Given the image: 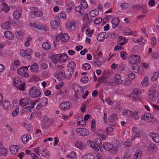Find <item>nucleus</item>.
I'll return each mask as SVG.
<instances>
[{"instance_id": "nucleus-1", "label": "nucleus", "mask_w": 159, "mask_h": 159, "mask_svg": "<svg viewBox=\"0 0 159 159\" xmlns=\"http://www.w3.org/2000/svg\"><path fill=\"white\" fill-rule=\"evenodd\" d=\"M67 57L68 56L65 53H63L61 55L58 54L52 56L51 59L54 64H56L59 62L63 63Z\"/></svg>"}, {"instance_id": "nucleus-2", "label": "nucleus", "mask_w": 159, "mask_h": 159, "mask_svg": "<svg viewBox=\"0 0 159 159\" xmlns=\"http://www.w3.org/2000/svg\"><path fill=\"white\" fill-rule=\"evenodd\" d=\"M54 76L59 80H63L66 78L64 71L61 69H57Z\"/></svg>"}, {"instance_id": "nucleus-3", "label": "nucleus", "mask_w": 159, "mask_h": 159, "mask_svg": "<svg viewBox=\"0 0 159 159\" xmlns=\"http://www.w3.org/2000/svg\"><path fill=\"white\" fill-rule=\"evenodd\" d=\"M30 96L33 98H36L41 94L40 90L36 87H32L29 91Z\"/></svg>"}, {"instance_id": "nucleus-4", "label": "nucleus", "mask_w": 159, "mask_h": 159, "mask_svg": "<svg viewBox=\"0 0 159 159\" xmlns=\"http://www.w3.org/2000/svg\"><path fill=\"white\" fill-rule=\"evenodd\" d=\"M129 62L131 64H136L140 62V56L137 55L132 54L129 56Z\"/></svg>"}, {"instance_id": "nucleus-5", "label": "nucleus", "mask_w": 159, "mask_h": 159, "mask_svg": "<svg viewBox=\"0 0 159 159\" xmlns=\"http://www.w3.org/2000/svg\"><path fill=\"white\" fill-rule=\"evenodd\" d=\"M76 132L77 134L80 136H86L89 134V133L88 130L84 128H78L76 129Z\"/></svg>"}, {"instance_id": "nucleus-6", "label": "nucleus", "mask_w": 159, "mask_h": 159, "mask_svg": "<svg viewBox=\"0 0 159 159\" xmlns=\"http://www.w3.org/2000/svg\"><path fill=\"white\" fill-rule=\"evenodd\" d=\"M132 130L133 132L135 134L134 136L131 139L132 140H134L136 137H140L141 136V134L142 133V131L139 128L137 127H134L132 129Z\"/></svg>"}, {"instance_id": "nucleus-7", "label": "nucleus", "mask_w": 159, "mask_h": 159, "mask_svg": "<svg viewBox=\"0 0 159 159\" xmlns=\"http://www.w3.org/2000/svg\"><path fill=\"white\" fill-rule=\"evenodd\" d=\"M72 106V105L69 101L63 102L61 103L59 108L63 110H69Z\"/></svg>"}, {"instance_id": "nucleus-8", "label": "nucleus", "mask_w": 159, "mask_h": 159, "mask_svg": "<svg viewBox=\"0 0 159 159\" xmlns=\"http://www.w3.org/2000/svg\"><path fill=\"white\" fill-rule=\"evenodd\" d=\"M31 100L27 98L20 99L19 101L20 105L22 107H25L27 105L31 104Z\"/></svg>"}, {"instance_id": "nucleus-9", "label": "nucleus", "mask_w": 159, "mask_h": 159, "mask_svg": "<svg viewBox=\"0 0 159 159\" xmlns=\"http://www.w3.org/2000/svg\"><path fill=\"white\" fill-rule=\"evenodd\" d=\"M103 83H104L105 85H114L115 84L114 80L106 75H104V79L103 80Z\"/></svg>"}, {"instance_id": "nucleus-10", "label": "nucleus", "mask_w": 159, "mask_h": 159, "mask_svg": "<svg viewBox=\"0 0 159 159\" xmlns=\"http://www.w3.org/2000/svg\"><path fill=\"white\" fill-rule=\"evenodd\" d=\"M57 39H59L61 41L66 42L69 39V36L67 34H59L56 38V40Z\"/></svg>"}, {"instance_id": "nucleus-11", "label": "nucleus", "mask_w": 159, "mask_h": 159, "mask_svg": "<svg viewBox=\"0 0 159 159\" xmlns=\"http://www.w3.org/2000/svg\"><path fill=\"white\" fill-rule=\"evenodd\" d=\"M152 116L149 113H146L143 115L142 116L141 120H145L147 122H149L152 120Z\"/></svg>"}, {"instance_id": "nucleus-12", "label": "nucleus", "mask_w": 159, "mask_h": 159, "mask_svg": "<svg viewBox=\"0 0 159 159\" xmlns=\"http://www.w3.org/2000/svg\"><path fill=\"white\" fill-rule=\"evenodd\" d=\"M104 149L107 151L112 150L113 149V145L111 143L106 142L103 144Z\"/></svg>"}, {"instance_id": "nucleus-13", "label": "nucleus", "mask_w": 159, "mask_h": 159, "mask_svg": "<svg viewBox=\"0 0 159 159\" xmlns=\"http://www.w3.org/2000/svg\"><path fill=\"white\" fill-rule=\"evenodd\" d=\"M4 35L7 39L10 40L13 39L14 38L13 34L10 31L8 30L4 32Z\"/></svg>"}, {"instance_id": "nucleus-14", "label": "nucleus", "mask_w": 159, "mask_h": 159, "mask_svg": "<svg viewBox=\"0 0 159 159\" xmlns=\"http://www.w3.org/2000/svg\"><path fill=\"white\" fill-rule=\"evenodd\" d=\"M37 101L36 100L34 101L31 103V106H28L24 108V111H25L26 112L28 111L31 112V109L34 108L35 105L37 102Z\"/></svg>"}, {"instance_id": "nucleus-15", "label": "nucleus", "mask_w": 159, "mask_h": 159, "mask_svg": "<svg viewBox=\"0 0 159 159\" xmlns=\"http://www.w3.org/2000/svg\"><path fill=\"white\" fill-rule=\"evenodd\" d=\"M66 28L71 30H74L75 28V23L74 22H70L66 24Z\"/></svg>"}, {"instance_id": "nucleus-16", "label": "nucleus", "mask_w": 159, "mask_h": 159, "mask_svg": "<svg viewBox=\"0 0 159 159\" xmlns=\"http://www.w3.org/2000/svg\"><path fill=\"white\" fill-rule=\"evenodd\" d=\"M119 19L117 17L115 18L112 20L111 23L112 24V27L113 29H115L119 23Z\"/></svg>"}, {"instance_id": "nucleus-17", "label": "nucleus", "mask_w": 159, "mask_h": 159, "mask_svg": "<svg viewBox=\"0 0 159 159\" xmlns=\"http://www.w3.org/2000/svg\"><path fill=\"white\" fill-rule=\"evenodd\" d=\"M150 136L152 137L153 141L156 143L159 142V135L157 134L150 133Z\"/></svg>"}, {"instance_id": "nucleus-18", "label": "nucleus", "mask_w": 159, "mask_h": 159, "mask_svg": "<svg viewBox=\"0 0 159 159\" xmlns=\"http://www.w3.org/2000/svg\"><path fill=\"white\" fill-rule=\"evenodd\" d=\"M117 119V116L115 113L111 114L109 118V121L111 123H113L116 121Z\"/></svg>"}, {"instance_id": "nucleus-19", "label": "nucleus", "mask_w": 159, "mask_h": 159, "mask_svg": "<svg viewBox=\"0 0 159 159\" xmlns=\"http://www.w3.org/2000/svg\"><path fill=\"white\" fill-rule=\"evenodd\" d=\"M13 83L16 87L18 86L20 84H21L20 80L17 77H15L13 80Z\"/></svg>"}, {"instance_id": "nucleus-20", "label": "nucleus", "mask_w": 159, "mask_h": 159, "mask_svg": "<svg viewBox=\"0 0 159 159\" xmlns=\"http://www.w3.org/2000/svg\"><path fill=\"white\" fill-rule=\"evenodd\" d=\"M19 147L18 145H12L10 148V151L13 154H16L18 152Z\"/></svg>"}, {"instance_id": "nucleus-21", "label": "nucleus", "mask_w": 159, "mask_h": 159, "mask_svg": "<svg viewBox=\"0 0 159 159\" xmlns=\"http://www.w3.org/2000/svg\"><path fill=\"white\" fill-rule=\"evenodd\" d=\"M2 143H0V156H5L7 153V150L4 148H2Z\"/></svg>"}, {"instance_id": "nucleus-22", "label": "nucleus", "mask_w": 159, "mask_h": 159, "mask_svg": "<svg viewBox=\"0 0 159 159\" xmlns=\"http://www.w3.org/2000/svg\"><path fill=\"white\" fill-rule=\"evenodd\" d=\"M11 27V22L7 21L2 24V28L3 29H9Z\"/></svg>"}, {"instance_id": "nucleus-23", "label": "nucleus", "mask_w": 159, "mask_h": 159, "mask_svg": "<svg viewBox=\"0 0 159 159\" xmlns=\"http://www.w3.org/2000/svg\"><path fill=\"white\" fill-rule=\"evenodd\" d=\"M1 8L5 12H7L10 9V8L4 2H2V3Z\"/></svg>"}, {"instance_id": "nucleus-24", "label": "nucleus", "mask_w": 159, "mask_h": 159, "mask_svg": "<svg viewBox=\"0 0 159 159\" xmlns=\"http://www.w3.org/2000/svg\"><path fill=\"white\" fill-rule=\"evenodd\" d=\"M59 24L58 22L55 20L52 21L51 22V26L54 29H57L58 28Z\"/></svg>"}, {"instance_id": "nucleus-25", "label": "nucleus", "mask_w": 159, "mask_h": 159, "mask_svg": "<svg viewBox=\"0 0 159 159\" xmlns=\"http://www.w3.org/2000/svg\"><path fill=\"white\" fill-rule=\"evenodd\" d=\"M74 71L71 69H67V71L66 74V78L69 80L71 78L72 75L73 74Z\"/></svg>"}, {"instance_id": "nucleus-26", "label": "nucleus", "mask_w": 159, "mask_h": 159, "mask_svg": "<svg viewBox=\"0 0 159 159\" xmlns=\"http://www.w3.org/2000/svg\"><path fill=\"white\" fill-rule=\"evenodd\" d=\"M38 65L36 63L33 64L30 66V70L31 71L33 72H38Z\"/></svg>"}, {"instance_id": "nucleus-27", "label": "nucleus", "mask_w": 159, "mask_h": 159, "mask_svg": "<svg viewBox=\"0 0 159 159\" xmlns=\"http://www.w3.org/2000/svg\"><path fill=\"white\" fill-rule=\"evenodd\" d=\"M131 115V116L132 117V118L135 120L138 119L139 117V112L135 111L133 113L132 111Z\"/></svg>"}, {"instance_id": "nucleus-28", "label": "nucleus", "mask_w": 159, "mask_h": 159, "mask_svg": "<svg viewBox=\"0 0 159 159\" xmlns=\"http://www.w3.org/2000/svg\"><path fill=\"white\" fill-rule=\"evenodd\" d=\"M43 120L47 123L46 125L48 126H50L52 124V120H49L48 118L46 116L43 117Z\"/></svg>"}, {"instance_id": "nucleus-29", "label": "nucleus", "mask_w": 159, "mask_h": 159, "mask_svg": "<svg viewBox=\"0 0 159 159\" xmlns=\"http://www.w3.org/2000/svg\"><path fill=\"white\" fill-rule=\"evenodd\" d=\"M31 25L34 27L37 28L39 30H43L44 29L43 26L40 24H36L35 23H34L31 24Z\"/></svg>"}, {"instance_id": "nucleus-30", "label": "nucleus", "mask_w": 159, "mask_h": 159, "mask_svg": "<svg viewBox=\"0 0 159 159\" xmlns=\"http://www.w3.org/2000/svg\"><path fill=\"white\" fill-rule=\"evenodd\" d=\"M3 107L4 108L7 109L10 107L11 105L10 102L7 100H5L3 102H2Z\"/></svg>"}, {"instance_id": "nucleus-31", "label": "nucleus", "mask_w": 159, "mask_h": 159, "mask_svg": "<svg viewBox=\"0 0 159 159\" xmlns=\"http://www.w3.org/2000/svg\"><path fill=\"white\" fill-rule=\"evenodd\" d=\"M95 141L96 144L98 145L101 149V147L102 146V141L101 139L100 138H97L95 139Z\"/></svg>"}, {"instance_id": "nucleus-32", "label": "nucleus", "mask_w": 159, "mask_h": 159, "mask_svg": "<svg viewBox=\"0 0 159 159\" xmlns=\"http://www.w3.org/2000/svg\"><path fill=\"white\" fill-rule=\"evenodd\" d=\"M74 6V3L73 2H71L69 3L67 5V9L66 11L69 13L70 11L72 9V7Z\"/></svg>"}, {"instance_id": "nucleus-33", "label": "nucleus", "mask_w": 159, "mask_h": 159, "mask_svg": "<svg viewBox=\"0 0 159 159\" xmlns=\"http://www.w3.org/2000/svg\"><path fill=\"white\" fill-rule=\"evenodd\" d=\"M67 157L69 158L70 159H76V154L75 152H72L69 154L66 155Z\"/></svg>"}, {"instance_id": "nucleus-34", "label": "nucleus", "mask_w": 159, "mask_h": 159, "mask_svg": "<svg viewBox=\"0 0 159 159\" xmlns=\"http://www.w3.org/2000/svg\"><path fill=\"white\" fill-rule=\"evenodd\" d=\"M83 159H94V157L92 153H89L84 155L82 157Z\"/></svg>"}, {"instance_id": "nucleus-35", "label": "nucleus", "mask_w": 159, "mask_h": 159, "mask_svg": "<svg viewBox=\"0 0 159 159\" xmlns=\"http://www.w3.org/2000/svg\"><path fill=\"white\" fill-rule=\"evenodd\" d=\"M99 11L98 10H91L89 13L91 17H95L98 15Z\"/></svg>"}, {"instance_id": "nucleus-36", "label": "nucleus", "mask_w": 159, "mask_h": 159, "mask_svg": "<svg viewBox=\"0 0 159 159\" xmlns=\"http://www.w3.org/2000/svg\"><path fill=\"white\" fill-rule=\"evenodd\" d=\"M132 111L128 110H125L122 112V114L125 116H131Z\"/></svg>"}, {"instance_id": "nucleus-37", "label": "nucleus", "mask_w": 159, "mask_h": 159, "mask_svg": "<svg viewBox=\"0 0 159 159\" xmlns=\"http://www.w3.org/2000/svg\"><path fill=\"white\" fill-rule=\"evenodd\" d=\"M75 145L80 150H82L84 148V146L80 141L76 142Z\"/></svg>"}, {"instance_id": "nucleus-38", "label": "nucleus", "mask_w": 159, "mask_h": 159, "mask_svg": "<svg viewBox=\"0 0 159 159\" xmlns=\"http://www.w3.org/2000/svg\"><path fill=\"white\" fill-rule=\"evenodd\" d=\"M142 153V152L141 150H138L133 156L134 159H136L138 157H140Z\"/></svg>"}, {"instance_id": "nucleus-39", "label": "nucleus", "mask_w": 159, "mask_h": 159, "mask_svg": "<svg viewBox=\"0 0 159 159\" xmlns=\"http://www.w3.org/2000/svg\"><path fill=\"white\" fill-rule=\"evenodd\" d=\"M42 47L44 49H49L51 48V45L49 43L45 42L43 44Z\"/></svg>"}, {"instance_id": "nucleus-40", "label": "nucleus", "mask_w": 159, "mask_h": 159, "mask_svg": "<svg viewBox=\"0 0 159 159\" xmlns=\"http://www.w3.org/2000/svg\"><path fill=\"white\" fill-rule=\"evenodd\" d=\"M76 66V63L73 62V61H71L67 65L68 66V69H71L73 70H74V68L75 66Z\"/></svg>"}, {"instance_id": "nucleus-41", "label": "nucleus", "mask_w": 159, "mask_h": 159, "mask_svg": "<svg viewBox=\"0 0 159 159\" xmlns=\"http://www.w3.org/2000/svg\"><path fill=\"white\" fill-rule=\"evenodd\" d=\"M103 36L102 34V32L99 34L97 36V40L99 42L103 41L104 39H103Z\"/></svg>"}, {"instance_id": "nucleus-42", "label": "nucleus", "mask_w": 159, "mask_h": 159, "mask_svg": "<svg viewBox=\"0 0 159 159\" xmlns=\"http://www.w3.org/2000/svg\"><path fill=\"white\" fill-rule=\"evenodd\" d=\"M159 75V73L157 72H155L153 74V76L151 78V80L152 81H154L157 80V79L158 78V76Z\"/></svg>"}, {"instance_id": "nucleus-43", "label": "nucleus", "mask_w": 159, "mask_h": 159, "mask_svg": "<svg viewBox=\"0 0 159 159\" xmlns=\"http://www.w3.org/2000/svg\"><path fill=\"white\" fill-rule=\"evenodd\" d=\"M148 77H145L144 78V79L141 83L142 84L143 86H146L148 84Z\"/></svg>"}, {"instance_id": "nucleus-44", "label": "nucleus", "mask_w": 159, "mask_h": 159, "mask_svg": "<svg viewBox=\"0 0 159 159\" xmlns=\"http://www.w3.org/2000/svg\"><path fill=\"white\" fill-rule=\"evenodd\" d=\"M92 64L94 67L100 66L101 65V62L99 60H96L92 62Z\"/></svg>"}, {"instance_id": "nucleus-45", "label": "nucleus", "mask_w": 159, "mask_h": 159, "mask_svg": "<svg viewBox=\"0 0 159 159\" xmlns=\"http://www.w3.org/2000/svg\"><path fill=\"white\" fill-rule=\"evenodd\" d=\"M133 71L135 73H138L139 70V67L138 65L135 64L132 67Z\"/></svg>"}, {"instance_id": "nucleus-46", "label": "nucleus", "mask_w": 159, "mask_h": 159, "mask_svg": "<svg viewBox=\"0 0 159 159\" xmlns=\"http://www.w3.org/2000/svg\"><path fill=\"white\" fill-rule=\"evenodd\" d=\"M13 15L14 19H18L21 17L20 13L17 11H14Z\"/></svg>"}, {"instance_id": "nucleus-47", "label": "nucleus", "mask_w": 159, "mask_h": 159, "mask_svg": "<svg viewBox=\"0 0 159 159\" xmlns=\"http://www.w3.org/2000/svg\"><path fill=\"white\" fill-rule=\"evenodd\" d=\"M80 5L82 7L85 9L86 8L88 7V5L86 1L84 0H82L81 1Z\"/></svg>"}, {"instance_id": "nucleus-48", "label": "nucleus", "mask_w": 159, "mask_h": 159, "mask_svg": "<svg viewBox=\"0 0 159 159\" xmlns=\"http://www.w3.org/2000/svg\"><path fill=\"white\" fill-rule=\"evenodd\" d=\"M127 54L126 52L121 51L120 52V57L123 60H125L127 57Z\"/></svg>"}, {"instance_id": "nucleus-49", "label": "nucleus", "mask_w": 159, "mask_h": 159, "mask_svg": "<svg viewBox=\"0 0 159 159\" xmlns=\"http://www.w3.org/2000/svg\"><path fill=\"white\" fill-rule=\"evenodd\" d=\"M83 67L85 69L88 70H89L91 67L90 65L88 63H85L83 64Z\"/></svg>"}, {"instance_id": "nucleus-50", "label": "nucleus", "mask_w": 159, "mask_h": 159, "mask_svg": "<svg viewBox=\"0 0 159 159\" xmlns=\"http://www.w3.org/2000/svg\"><path fill=\"white\" fill-rule=\"evenodd\" d=\"M148 93H154L155 94H157V91L155 89L154 87L153 86L150 87Z\"/></svg>"}, {"instance_id": "nucleus-51", "label": "nucleus", "mask_w": 159, "mask_h": 159, "mask_svg": "<svg viewBox=\"0 0 159 159\" xmlns=\"http://www.w3.org/2000/svg\"><path fill=\"white\" fill-rule=\"evenodd\" d=\"M33 13L34 15L39 17L42 16L43 15V13L41 11H35L33 12Z\"/></svg>"}, {"instance_id": "nucleus-52", "label": "nucleus", "mask_w": 159, "mask_h": 159, "mask_svg": "<svg viewBox=\"0 0 159 159\" xmlns=\"http://www.w3.org/2000/svg\"><path fill=\"white\" fill-rule=\"evenodd\" d=\"M36 101H37V102L38 101L40 102V103H43L44 104H46V105L48 103V99L46 98H43L41 99H39Z\"/></svg>"}, {"instance_id": "nucleus-53", "label": "nucleus", "mask_w": 159, "mask_h": 159, "mask_svg": "<svg viewBox=\"0 0 159 159\" xmlns=\"http://www.w3.org/2000/svg\"><path fill=\"white\" fill-rule=\"evenodd\" d=\"M121 7L124 10L126 9L129 6V4L127 3H123L120 5Z\"/></svg>"}, {"instance_id": "nucleus-54", "label": "nucleus", "mask_w": 159, "mask_h": 159, "mask_svg": "<svg viewBox=\"0 0 159 159\" xmlns=\"http://www.w3.org/2000/svg\"><path fill=\"white\" fill-rule=\"evenodd\" d=\"M155 94H155L154 93H148V95L149 98L153 101H154L155 100L154 98L155 97L154 95Z\"/></svg>"}, {"instance_id": "nucleus-55", "label": "nucleus", "mask_w": 159, "mask_h": 159, "mask_svg": "<svg viewBox=\"0 0 159 159\" xmlns=\"http://www.w3.org/2000/svg\"><path fill=\"white\" fill-rule=\"evenodd\" d=\"M25 84H19L18 86H17L16 87H17L18 89L19 90L24 91L25 90Z\"/></svg>"}, {"instance_id": "nucleus-56", "label": "nucleus", "mask_w": 159, "mask_h": 159, "mask_svg": "<svg viewBox=\"0 0 159 159\" xmlns=\"http://www.w3.org/2000/svg\"><path fill=\"white\" fill-rule=\"evenodd\" d=\"M88 80L89 79L88 77L87 76H84L83 77L81 78V81L83 83H86L88 82Z\"/></svg>"}, {"instance_id": "nucleus-57", "label": "nucleus", "mask_w": 159, "mask_h": 159, "mask_svg": "<svg viewBox=\"0 0 159 159\" xmlns=\"http://www.w3.org/2000/svg\"><path fill=\"white\" fill-rule=\"evenodd\" d=\"M142 6L139 4H136L133 5L132 6V8L135 10H138L141 8Z\"/></svg>"}, {"instance_id": "nucleus-58", "label": "nucleus", "mask_w": 159, "mask_h": 159, "mask_svg": "<svg viewBox=\"0 0 159 159\" xmlns=\"http://www.w3.org/2000/svg\"><path fill=\"white\" fill-rule=\"evenodd\" d=\"M128 75L129 78L132 80L134 79L135 77V74L131 72H129Z\"/></svg>"}, {"instance_id": "nucleus-59", "label": "nucleus", "mask_w": 159, "mask_h": 159, "mask_svg": "<svg viewBox=\"0 0 159 159\" xmlns=\"http://www.w3.org/2000/svg\"><path fill=\"white\" fill-rule=\"evenodd\" d=\"M102 19L101 17L97 18L94 20V23L96 24H99L102 21Z\"/></svg>"}, {"instance_id": "nucleus-60", "label": "nucleus", "mask_w": 159, "mask_h": 159, "mask_svg": "<svg viewBox=\"0 0 159 159\" xmlns=\"http://www.w3.org/2000/svg\"><path fill=\"white\" fill-rule=\"evenodd\" d=\"M139 95H133L132 97L133 101L134 102H136L140 100V98L139 97Z\"/></svg>"}, {"instance_id": "nucleus-61", "label": "nucleus", "mask_w": 159, "mask_h": 159, "mask_svg": "<svg viewBox=\"0 0 159 159\" xmlns=\"http://www.w3.org/2000/svg\"><path fill=\"white\" fill-rule=\"evenodd\" d=\"M149 147L150 150L154 151L155 150L156 147L154 144L150 143L149 145Z\"/></svg>"}, {"instance_id": "nucleus-62", "label": "nucleus", "mask_w": 159, "mask_h": 159, "mask_svg": "<svg viewBox=\"0 0 159 159\" xmlns=\"http://www.w3.org/2000/svg\"><path fill=\"white\" fill-rule=\"evenodd\" d=\"M21 140L22 142L24 143H26L27 141L28 140L27 136H26V135H23L22 136Z\"/></svg>"}, {"instance_id": "nucleus-63", "label": "nucleus", "mask_w": 159, "mask_h": 159, "mask_svg": "<svg viewBox=\"0 0 159 159\" xmlns=\"http://www.w3.org/2000/svg\"><path fill=\"white\" fill-rule=\"evenodd\" d=\"M19 109L18 108H16L15 110H14L12 113V115L13 116H16L17 113H19Z\"/></svg>"}, {"instance_id": "nucleus-64", "label": "nucleus", "mask_w": 159, "mask_h": 159, "mask_svg": "<svg viewBox=\"0 0 159 159\" xmlns=\"http://www.w3.org/2000/svg\"><path fill=\"white\" fill-rule=\"evenodd\" d=\"M26 56H30L32 53V49H27L25 50Z\"/></svg>"}]
</instances>
